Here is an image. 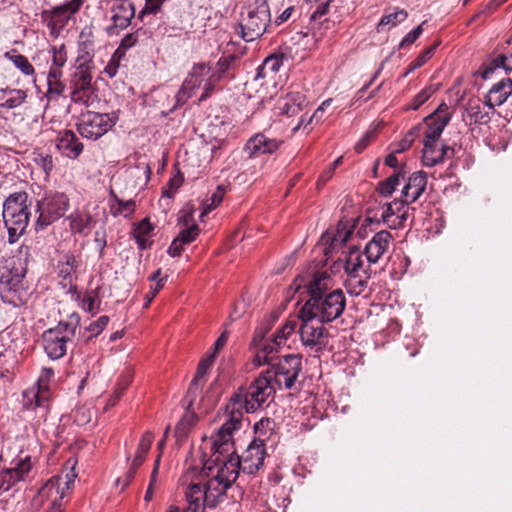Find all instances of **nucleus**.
<instances>
[{"instance_id": "nucleus-59", "label": "nucleus", "mask_w": 512, "mask_h": 512, "mask_svg": "<svg viewBox=\"0 0 512 512\" xmlns=\"http://www.w3.org/2000/svg\"><path fill=\"white\" fill-rule=\"evenodd\" d=\"M214 358H215L214 354H210L204 360H202L200 362L193 382H197L200 378H202L206 374L207 370L212 365Z\"/></svg>"}, {"instance_id": "nucleus-33", "label": "nucleus", "mask_w": 512, "mask_h": 512, "mask_svg": "<svg viewBox=\"0 0 512 512\" xmlns=\"http://www.w3.org/2000/svg\"><path fill=\"white\" fill-rule=\"evenodd\" d=\"M27 98V94L22 89L1 88L0 89V107L14 109L19 107Z\"/></svg>"}, {"instance_id": "nucleus-37", "label": "nucleus", "mask_w": 512, "mask_h": 512, "mask_svg": "<svg viewBox=\"0 0 512 512\" xmlns=\"http://www.w3.org/2000/svg\"><path fill=\"white\" fill-rule=\"evenodd\" d=\"M345 287L349 294L358 296L362 294L367 286L365 273L346 274Z\"/></svg>"}, {"instance_id": "nucleus-36", "label": "nucleus", "mask_w": 512, "mask_h": 512, "mask_svg": "<svg viewBox=\"0 0 512 512\" xmlns=\"http://www.w3.org/2000/svg\"><path fill=\"white\" fill-rule=\"evenodd\" d=\"M384 254V237L382 232H377L366 245V256L370 263H376Z\"/></svg>"}, {"instance_id": "nucleus-30", "label": "nucleus", "mask_w": 512, "mask_h": 512, "mask_svg": "<svg viewBox=\"0 0 512 512\" xmlns=\"http://www.w3.org/2000/svg\"><path fill=\"white\" fill-rule=\"evenodd\" d=\"M305 104V96L299 91H294L281 98L277 103V108L284 115L295 116L303 109Z\"/></svg>"}, {"instance_id": "nucleus-48", "label": "nucleus", "mask_w": 512, "mask_h": 512, "mask_svg": "<svg viewBox=\"0 0 512 512\" xmlns=\"http://www.w3.org/2000/svg\"><path fill=\"white\" fill-rule=\"evenodd\" d=\"M194 208L191 205H186L178 214V224L180 228H188L197 226L193 219Z\"/></svg>"}, {"instance_id": "nucleus-47", "label": "nucleus", "mask_w": 512, "mask_h": 512, "mask_svg": "<svg viewBox=\"0 0 512 512\" xmlns=\"http://www.w3.org/2000/svg\"><path fill=\"white\" fill-rule=\"evenodd\" d=\"M439 44H440V42H435L431 46L424 49L423 52L414 61H412L410 63L409 69L406 72V74L412 70H415V69L423 66L433 56V54H434L436 48L439 46Z\"/></svg>"}, {"instance_id": "nucleus-5", "label": "nucleus", "mask_w": 512, "mask_h": 512, "mask_svg": "<svg viewBox=\"0 0 512 512\" xmlns=\"http://www.w3.org/2000/svg\"><path fill=\"white\" fill-rule=\"evenodd\" d=\"M212 464L200 468L205 470L209 482L219 490V494L224 497L228 488L236 481L241 461L234 452L212 453Z\"/></svg>"}, {"instance_id": "nucleus-54", "label": "nucleus", "mask_w": 512, "mask_h": 512, "mask_svg": "<svg viewBox=\"0 0 512 512\" xmlns=\"http://www.w3.org/2000/svg\"><path fill=\"white\" fill-rule=\"evenodd\" d=\"M254 87L260 86L261 89L258 90L259 93V99L261 101H265L272 98V93H270L269 90H274L275 87L272 86V83L270 81L265 82L264 84L260 83L259 79H255L253 82Z\"/></svg>"}, {"instance_id": "nucleus-45", "label": "nucleus", "mask_w": 512, "mask_h": 512, "mask_svg": "<svg viewBox=\"0 0 512 512\" xmlns=\"http://www.w3.org/2000/svg\"><path fill=\"white\" fill-rule=\"evenodd\" d=\"M408 172L406 165H402L399 169L392 171V173L386 178V197L388 194H392L396 190L397 186H399L405 179Z\"/></svg>"}, {"instance_id": "nucleus-35", "label": "nucleus", "mask_w": 512, "mask_h": 512, "mask_svg": "<svg viewBox=\"0 0 512 512\" xmlns=\"http://www.w3.org/2000/svg\"><path fill=\"white\" fill-rule=\"evenodd\" d=\"M297 327V323L294 320L286 321L283 326L278 329L272 338V344L270 345V353L276 352L281 346H283L287 339L294 333Z\"/></svg>"}, {"instance_id": "nucleus-40", "label": "nucleus", "mask_w": 512, "mask_h": 512, "mask_svg": "<svg viewBox=\"0 0 512 512\" xmlns=\"http://www.w3.org/2000/svg\"><path fill=\"white\" fill-rule=\"evenodd\" d=\"M113 198L110 201V211L115 217L123 216L129 217L135 211V203L132 200L122 201L116 196L112 195Z\"/></svg>"}, {"instance_id": "nucleus-12", "label": "nucleus", "mask_w": 512, "mask_h": 512, "mask_svg": "<svg viewBox=\"0 0 512 512\" xmlns=\"http://www.w3.org/2000/svg\"><path fill=\"white\" fill-rule=\"evenodd\" d=\"M116 121L117 116L114 114L88 111L82 115L78 130L84 138L97 140L105 135Z\"/></svg>"}, {"instance_id": "nucleus-28", "label": "nucleus", "mask_w": 512, "mask_h": 512, "mask_svg": "<svg viewBox=\"0 0 512 512\" xmlns=\"http://www.w3.org/2000/svg\"><path fill=\"white\" fill-rule=\"evenodd\" d=\"M91 64L92 57L88 52L80 54L75 62L76 72L74 75V84L76 89H85L91 83Z\"/></svg>"}, {"instance_id": "nucleus-52", "label": "nucleus", "mask_w": 512, "mask_h": 512, "mask_svg": "<svg viewBox=\"0 0 512 512\" xmlns=\"http://www.w3.org/2000/svg\"><path fill=\"white\" fill-rule=\"evenodd\" d=\"M198 232L199 230L197 226L180 228V232L177 239L180 240L181 243L183 244H189L190 242L195 240V238L198 235Z\"/></svg>"}, {"instance_id": "nucleus-34", "label": "nucleus", "mask_w": 512, "mask_h": 512, "mask_svg": "<svg viewBox=\"0 0 512 512\" xmlns=\"http://www.w3.org/2000/svg\"><path fill=\"white\" fill-rule=\"evenodd\" d=\"M52 377L53 371L49 368H43L37 381V391H27L25 395L32 394L36 398V404L41 405L48 399V384Z\"/></svg>"}, {"instance_id": "nucleus-57", "label": "nucleus", "mask_w": 512, "mask_h": 512, "mask_svg": "<svg viewBox=\"0 0 512 512\" xmlns=\"http://www.w3.org/2000/svg\"><path fill=\"white\" fill-rule=\"evenodd\" d=\"M167 276L161 277V269H157L149 278L154 284L151 286L153 294H157L164 286Z\"/></svg>"}, {"instance_id": "nucleus-29", "label": "nucleus", "mask_w": 512, "mask_h": 512, "mask_svg": "<svg viewBox=\"0 0 512 512\" xmlns=\"http://www.w3.org/2000/svg\"><path fill=\"white\" fill-rule=\"evenodd\" d=\"M153 439H154V435L151 432H146L142 436V438H141V440H140V442L138 444V448H137V451L135 453V456H134V458L132 460L130 470H129L128 474H127V477L123 481V488L126 487L129 484V482H130L131 478L133 477V475L135 474L136 470L144 462V460L146 458V455H147V453L149 452V450L151 448Z\"/></svg>"}, {"instance_id": "nucleus-22", "label": "nucleus", "mask_w": 512, "mask_h": 512, "mask_svg": "<svg viewBox=\"0 0 512 512\" xmlns=\"http://www.w3.org/2000/svg\"><path fill=\"white\" fill-rule=\"evenodd\" d=\"M422 162L423 165L432 167L444 161L445 158H450L454 154V149L446 146L439 145L438 140L428 142L423 140Z\"/></svg>"}, {"instance_id": "nucleus-61", "label": "nucleus", "mask_w": 512, "mask_h": 512, "mask_svg": "<svg viewBox=\"0 0 512 512\" xmlns=\"http://www.w3.org/2000/svg\"><path fill=\"white\" fill-rule=\"evenodd\" d=\"M182 183H183L182 175H180V174L175 175L174 177H172L170 179L169 184H168V189L163 192V195H165L167 197H172L176 193L178 188L182 185Z\"/></svg>"}, {"instance_id": "nucleus-63", "label": "nucleus", "mask_w": 512, "mask_h": 512, "mask_svg": "<svg viewBox=\"0 0 512 512\" xmlns=\"http://www.w3.org/2000/svg\"><path fill=\"white\" fill-rule=\"evenodd\" d=\"M406 18L407 12L404 10L389 13L386 15V25L391 24L392 26H395L397 23L404 21Z\"/></svg>"}, {"instance_id": "nucleus-24", "label": "nucleus", "mask_w": 512, "mask_h": 512, "mask_svg": "<svg viewBox=\"0 0 512 512\" xmlns=\"http://www.w3.org/2000/svg\"><path fill=\"white\" fill-rule=\"evenodd\" d=\"M511 94L512 80L510 78H504L490 88L485 97V105H487L489 110L493 111L495 106L504 104Z\"/></svg>"}, {"instance_id": "nucleus-10", "label": "nucleus", "mask_w": 512, "mask_h": 512, "mask_svg": "<svg viewBox=\"0 0 512 512\" xmlns=\"http://www.w3.org/2000/svg\"><path fill=\"white\" fill-rule=\"evenodd\" d=\"M26 272V263L20 259H0V292L4 300L13 302V297L25 289Z\"/></svg>"}, {"instance_id": "nucleus-49", "label": "nucleus", "mask_w": 512, "mask_h": 512, "mask_svg": "<svg viewBox=\"0 0 512 512\" xmlns=\"http://www.w3.org/2000/svg\"><path fill=\"white\" fill-rule=\"evenodd\" d=\"M434 92L435 90L431 86L425 87L412 99L406 109L417 110L432 96Z\"/></svg>"}, {"instance_id": "nucleus-19", "label": "nucleus", "mask_w": 512, "mask_h": 512, "mask_svg": "<svg viewBox=\"0 0 512 512\" xmlns=\"http://www.w3.org/2000/svg\"><path fill=\"white\" fill-rule=\"evenodd\" d=\"M297 281H301L297 288L305 286L312 297L322 296L321 294L333 286L332 279L327 271H307Z\"/></svg>"}, {"instance_id": "nucleus-46", "label": "nucleus", "mask_w": 512, "mask_h": 512, "mask_svg": "<svg viewBox=\"0 0 512 512\" xmlns=\"http://www.w3.org/2000/svg\"><path fill=\"white\" fill-rule=\"evenodd\" d=\"M505 60H506V55L499 54L495 58L489 60L488 62L483 63L480 68V75H481L482 79H484V80L488 79L490 77V75L497 68L504 69Z\"/></svg>"}, {"instance_id": "nucleus-7", "label": "nucleus", "mask_w": 512, "mask_h": 512, "mask_svg": "<svg viewBox=\"0 0 512 512\" xmlns=\"http://www.w3.org/2000/svg\"><path fill=\"white\" fill-rule=\"evenodd\" d=\"M270 21L268 4L264 0H248L243 7L240 27L245 41H253L265 32Z\"/></svg>"}, {"instance_id": "nucleus-11", "label": "nucleus", "mask_w": 512, "mask_h": 512, "mask_svg": "<svg viewBox=\"0 0 512 512\" xmlns=\"http://www.w3.org/2000/svg\"><path fill=\"white\" fill-rule=\"evenodd\" d=\"M427 185V174L424 171H417L412 173L407 182L404 184L402 189V198L401 202L389 203L386 204V224L391 227L389 224L390 218L394 216L395 210L393 206H396V210L400 211V208H404V204H409L417 201L423 192L426 189Z\"/></svg>"}, {"instance_id": "nucleus-17", "label": "nucleus", "mask_w": 512, "mask_h": 512, "mask_svg": "<svg viewBox=\"0 0 512 512\" xmlns=\"http://www.w3.org/2000/svg\"><path fill=\"white\" fill-rule=\"evenodd\" d=\"M51 67L47 76L49 90L61 92L64 89L60 78L62 76V68L67 62V50L64 44L54 45L50 49Z\"/></svg>"}, {"instance_id": "nucleus-60", "label": "nucleus", "mask_w": 512, "mask_h": 512, "mask_svg": "<svg viewBox=\"0 0 512 512\" xmlns=\"http://www.w3.org/2000/svg\"><path fill=\"white\" fill-rule=\"evenodd\" d=\"M422 32H423V28H422V24H421V25L417 26L415 29H413L412 31H410L402 39V41L400 42V47L404 48L406 46L413 44L418 39V37L422 34Z\"/></svg>"}, {"instance_id": "nucleus-53", "label": "nucleus", "mask_w": 512, "mask_h": 512, "mask_svg": "<svg viewBox=\"0 0 512 512\" xmlns=\"http://www.w3.org/2000/svg\"><path fill=\"white\" fill-rule=\"evenodd\" d=\"M255 432L262 438H267L273 430V421L270 419H261L254 425Z\"/></svg>"}, {"instance_id": "nucleus-38", "label": "nucleus", "mask_w": 512, "mask_h": 512, "mask_svg": "<svg viewBox=\"0 0 512 512\" xmlns=\"http://www.w3.org/2000/svg\"><path fill=\"white\" fill-rule=\"evenodd\" d=\"M197 421V415L193 411H187L176 425L175 436L177 440L185 439L191 429L196 425Z\"/></svg>"}, {"instance_id": "nucleus-32", "label": "nucleus", "mask_w": 512, "mask_h": 512, "mask_svg": "<svg viewBox=\"0 0 512 512\" xmlns=\"http://www.w3.org/2000/svg\"><path fill=\"white\" fill-rule=\"evenodd\" d=\"M133 234L139 249L145 250L153 243L154 225L148 218H145L136 226Z\"/></svg>"}, {"instance_id": "nucleus-27", "label": "nucleus", "mask_w": 512, "mask_h": 512, "mask_svg": "<svg viewBox=\"0 0 512 512\" xmlns=\"http://www.w3.org/2000/svg\"><path fill=\"white\" fill-rule=\"evenodd\" d=\"M56 147L62 155L70 159L78 158L83 151V144L70 130L58 134Z\"/></svg>"}, {"instance_id": "nucleus-14", "label": "nucleus", "mask_w": 512, "mask_h": 512, "mask_svg": "<svg viewBox=\"0 0 512 512\" xmlns=\"http://www.w3.org/2000/svg\"><path fill=\"white\" fill-rule=\"evenodd\" d=\"M73 332L68 324L59 323L57 326L48 329L43 334L44 350L49 358L56 360L66 352V342L71 338Z\"/></svg>"}, {"instance_id": "nucleus-26", "label": "nucleus", "mask_w": 512, "mask_h": 512, "mask_svg": "<svg viewBox=\"0 0 512 512\" xmlns=\"http://www.w3.org/2000/svg\"><path fill=\"white\" fill-rule=\"evenodd\" d=\"M69 202L68 198L64 193L55 192L46 197L43 203V214L47 213V221L50 223L60 217H62L67 208Z\"/></svg>"}, {"instance_id": "nucleus-3", "label": "nucleus", "mask_w": 512, "mask_h": 512, "mask_svg": "<svg viewBox=\"0 0 512 512\" xmlns=\"http://www.w3.org/2000/svg\"><path fill=\"white\" fill-rule=\"evenodd\" d=\"M31 215V201L24 191L10 194L3 202L2 217L13 244L25 232Z\"/></svg>"}, {"instance_id": "nucleus-39", "label": "nucleus", "mask_w": 512, "mask_h": 512, "mask_svg": "<svg viewBox=\"0 0 512 512\" xmlns=\"http://www.w3.org/2000/svg\"><path fill=\"white\" fill-rule=\"evenodd\" d=\"M43 433L53 445H59L63 439V429L55 417L45 420Z\"/></svg>"}, {"instance_id": "nucleus-41", "label": "nucleus", "mask_w": 512, "mask_h": 512, "mask_svg": "<svg viewBox=\"0 0 512 512\" xmlns=\"http://www.w3.org/2000/svg\"><path fill=\"white\" fill-rule=\"evenodd\" d=\"M362 255L358 248H351L345 259L346 274L365 273L362 268Z\"/></svg>"}, {"instance_id": "nucleus-58", "label": "nucleus", "mask_w": 512, "mask_h": 512, "mask_svg": "<svg viewBox=\"0 0 512 512\" xmlns=\"http://www.w3.org/2000/svg\"><path fill=\"white\" fill-rule=\"evenodd\" d=\"M270 345H265L260 351H258L254 357V363L257 366L269 363L271 360Z\"/></svg>"}, {"instance_id": "nucleus-16", "label": "nucleus", "mask_w": 512, "mask_h": 512, "mask_svg": "<svg viewBox=\"0 0 512 512\" xmlns=\"http://www.w3.org/2000/svg\"><path fill=\"white\" fill-rule=\"evenodd\" d=\"M301 371V357L299 355L285 356L273 371L272 386L278 388H291Z\"/></svg>"}, {"instance_id": "nucleus-2", "label": "nucleus", "mask_w": 512, "mask_h": 512, "mask_svg": "<svg viewBox=\"0 0 512 512\" xmlns=\"http://www.w3.org/2000/svg\"><path fill=\"white\" fill-rule=\"evenodd\" d=\"M207 476L198 465L190 464L180 479L188 509L192 512H199L206 506L213 508L223 498Z\"/></svg>"}, {"instance_id": "nucleus-6", "label": "nucleus", "mask_w": 512, "mask_h": 512, "mask_svg": "<svg viewBox=\"0 0 512 512\" xmlns=\"http://www.w3.org/2000/svg\"><path fill=\"white\" fill-rule=\"evenodd\" d=\"M76 460L67 462L66 473L49 479L39 490L35 499L40 505L47 506V512H61V501L74 485L77 474Z\"/></svg>"}, {"instance_id": "nucleus-64", "label": "nucleus", "mask_w": 512, "mask_h": 512, "mask_svg": "<svg viewBox=\"0 0 512 512\" xmlns=\"http://www.w3.org/2000/svg\"><path fill=\"white\" fill-rule=\"evenodd\" d=\"M374 138V130L368 131L356 144H355V151L360 153L362 152L368 144L371 142V140Z\"/></svg>"}, {"instance_id": "nucleus-4", "label": "nucleus", "mask_w": 512, "mask_h": 512, "mask_svg": "<svg viewBox=\"0 0 512 512\" xmlns=\"http://www.w3.org/2000/svg\"><path fill=\"white\" fill-rule=\"evenodd\" d=\"M273 386L267 376L257 378L248 388L240 387L230 398L225 406L226 412L240 414L242 420L243 412L253 413L271 395Z\"/></svg>"}, {"instance_id": "nucleus-43", "label": "nucleus", "mask_w": 512, "mask_h": 512, "mask_svg": "<svg viewBox=\"0 0 512 512\" xmlns=\"http://www.w3.org/2000/svg\"><path fill=\"white\" fill-rule=\"evenodd\" d=\"M352 225L348 222H340L337 226L335 233L330 236L329 233L325 234L327 240H331L332 245H343L345 244L352 234Z\"/></svg>"}, {"instance_id": "nucleus-50", "label": "nucleus", "mask_w": 512, "mask_h": 512, "mask_svg": "<svg viewBox=\"0 0 512 512\" xmlns=\"http://www.w3.org/2000/svg\"><path fill=\"white\" fill-rule=\"evenodd\" d=\"M108 322L109 318L107 316H101L96 321L91 323L88 327L85 328L86 333H88L87 338L90 339L99 335L107 326Z\"/></svg>"}, {"instance_id": "nucleus-42", "label": "nucleus", "mask_w": 512, "mask_h": 512, "mask_svg": "<svg viewBox=\"0 0 512 512\" xmlns=\"http://www.w3.org/2000/svg\"><path fill=\"white\" fill-rule=\"evenodd\" d=\"M225 190L219 186L216 190L201 204V213L200 217L206 216L212 210L217 208L224 198Z\"/></svg>"}, {"instance_id": "nucleus-62", "label": "nucleus", "mask_w": 512, "mask_h": 512, "mask_svg": "<svg viewBox=\"0 0 512 512\" xmlns=\"http://www.w3.org/2000/svg\"><path fill=\"white\" fill-rule=\"evenodd\" d=\"M87 221V218L78 214H72L70 216V226L72 230L76 232H82L87 225Z\"/></svg>"}, {"instance_id": "nucleus-51", "label": "nucleus", "mask_w": 512, "mask_h": 512, "mask_svg": "<svg viewBox=\"0 0 512 512\" xmlns=\"http://www.w3.org/2000/svg\"><path fill=\"white\" fill-rule=\"evenodd\" d=\"M396 260H399L400 262V266H399V271L396 270L395 268H393L391 271H390V275L393 279H399L400 276L405 272L406 268H407V259L402 257V255L400 253H397L395 255H392L388 258V261L392 262L393 265L396 263Z\"/></svg>"}, {"instance_id": "nucleus-13", "label": "nucleus", "mask_w": 512, "mask_h": 512, "mask_svg": "<svg viewBox=\"0 0 512 512\" xmlns=\"http://www.w3.org/2000/svg\"><path fill=\"white\" fill-rule=\"evenodd\" d=\"M299 319L302 324L300 327V339L303 345L319 351L328 343V332L315 317H304L303 310L299 311Z\"/></svg>"}, {"instance_id": "nucleus-23", "label": "nucleus", "mask_w": 512, "mask_h": 512, "mask_svg": "<svg viewBox=\"0 0 512 512\" xmlns=\"http://www.w3.org/2000/svg\"><path fill=\"white\" fill-rule=\"evenodd\" d=\"M77 262L70 252L62 253L56 264V272L64 287H72L76 279Z\"/></svg>"}, {"instance_id": "nucleus-18", "label": "nucleus", "mask_w": 512, "mask_h": 512, "mask_svg": "<svg viewBox=\"0 0 512 512\" xmlns=\"http://www.w3.org/2000/svg\"><path fill=\"white\" fill-rule=\"evenodd\" d=\"M448 110L447 104L442 103L432 114L424 119L426 124L424 140H428V142L439 140L443 130L451 119Z\"/></svg>"}, {"instance_id": "nucleus-9", "label": "nucleus", "mask_w": 512, "mask_h": 512, "mask_svg": "<svg viewBox=\"0 0 512 512\" xmlns=\"http://www.w3.org/2000/svg\"><path fill=\"white\" fill-rule=\"evenodd\" d=\"M345 308V298L340 290L326 296L311 297L301 308L304 317H315L320 322L338 318Z\"/></svg>"}, {"instance_id": "nucleus-21", "label": "nucleus", "mask_w": 512, "mask_h": 512, "mask_svg": "<svg viewBox=\"0 0 512 512\" xmlns=\"http://www.w3.org/2000/svg\"><path fill=\"white\" fill-rule=\"evenodd\" d=\"M421 127H413L402 139L396 144L390 145V153L386 155V166L393 170L399 169L402 165H406L404 159H398L397 154H400L410 148L415 138L419 136Z\"/></svg>"}, {"instance_id": "nucleus-55", "label": "nucleus", "mask_w": 512, "mask_h": 512, "mask_svg": "<svg viewBox=\"0 0 512 512\" xmlns=\"http://www.w3.org/2000/svg\"><path fill=\"white\" fill-rule=\"evenodd\" d=\"M99 304H100V302L97 299V297L92 294L86 295L82 299V303H81L82 308L85 311L90 312L92 314L96 313L99 310Z\"/></svg>"}, {"instance_id": "nucleus-15", "label": "nucleus", "mask_w": 512, "mask_h": 512, "mask_svg": "<svg viewBox=\"0 0 512 512\" xmlns=\"http://www.w3.org/2000/svg\"><path fill=\"white\" fill-rule=\"evenodd\" d=\"M223 416L225 417L224 423L218 429L217 433L211 437V450L213 453L234 452L231 437L233 432L237 431L241 426L240 414H231L226 412L224 408Z\"/></svg>"}, {"instance_id": "nucleus-8", "label": "nucleus", "mask_w": 512, "mask_h": 512, "mask_svg": "<svg viewBox=\"0 0 512 512\" xmlns=\"http://www.w3.org/2000/svg\"><path fill=\"white\" fill-rule=\"evenodd\" d=\"M219 81L220 75L212 73L210 66L204 63L194 65L177 94L178 102H186L200 88L203 90L200 100L205 99Z\"/></svg>"}, {"instance_id": "nucleus-1", "label": "nucleus", "mask_w": 512, "mask_h": 512, "mask_svg": "<svg viewBox=\"0 0 512 512\" xmlns=\"http://www.w3.org/2000/svg\"><path fill=\"white\" fill-rule=\"evenodd\" d=\"M35 444L33 437H17L8 443L1 453V460L9 467L0 471V496L9 492L18 483L25 481L32 469L30 446Z\"/></svg>"}, {"instance_id": "nucleus-25", "label": "nucleus", "mask_w": 512, "mask_h": 512, "mask_svg": "<svg viewBox=\"0 0 512 512\" xmlns=\"http://www.w3.org/2000/svg\"><path fill=\"white\" fill-rule=\"evenodd\" d=\"M265 458V449L261 441L252 442L242 456L243 471L254 473L262 465Z\"/></svg>"}, {"instance_id": "nucleus-56", "label": "nucleus", "mask_w": 512, "mask_h": 512, "mask_svg": "<svg viewBox=\"0 0 512 512\" xmlns=\"http://www.w3.org/2000/svg\"><path fill=\"white\" fill-rule=\"evenodd\" d=\"M335 2V0H323L319 4L315 5L312 9L311 18L316 19L322 17L329 13L331 5Z\"/></svg>"}, {"instance_id": "nucleus-31", "label": "nucleus", "mask_w": 512, "mask_h": 512, "mask_svg": "<svg viewBox=\"0 0 512 512\" xmlns=\"http://www.w3.org/2000/svg\"><path fill=\"white\" fill-rule=\"evenodd\" d=\"M485 106V103L482 104L480 99H472L468 102L466 112L471 123L476 125H487L491 121V110L487 111Z\"/></svg>"}, {"instance_id": "nucleus-20", "label": "nucleus", "mask_w": 512, "mask_h": 512, "mask_svg": "<svg viewBox=\"0 0 512 512\" xmlns=\"http://www.w3.org/2000/svg\"><path fill=\"white\" fill-rule=\"evenodd\" d=\"M280 141L271 138L263 133L251 137L246 145L245 152L249 157H259L265 154H272L279 149Z\"/></svg>"}, {"instance_id": "nucleus-44", "label": "nucleus", "mask_w": 512, "mask_h": 512, "mask_svg": "<svg viewBox=\"0 0 512 512\" xmlns=\"http://www.w3.org/2000/svg\"><path fill=\"white\" fill-rule=\"evenodd\" d=\"M5 58L11 61L14 66L19 69L25 76H33L35 73L34 67L29 62L28 58L21 54L11 52L5 53Z\"/></svg>"}]
</instances>
